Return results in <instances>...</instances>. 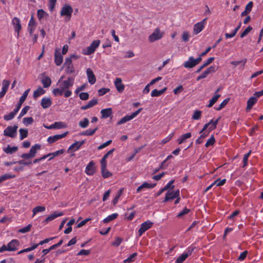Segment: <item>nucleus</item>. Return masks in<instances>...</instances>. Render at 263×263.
I'll return each mask as SVG.
<instances>
[{"mask_svg":"<svg viewBox=\"0 0 263 263\" xmlns=\"http://www.w3.org/2000/svg\"><path fill=\"white\" fill-rule=\"evenodd\" d=\"M74 78L71 77L67 78V80L61 83H57L59 88L52 90V93L55 96H61L64 95L65 98H68L72 95V91L69 88L72 87L74 84Z\"/></svg>","mask_w":263,"mask_h":263,"instance_id":"1","label":"nucleus"},{"mask_svg":"<svg viewBox=\"0 0 263 263\" xmlns=\"http://www.w3.org/2000/svg\"><path fill=\"white\" fill-rule=\"evenodd\" d=\"M101 41L96 40L92 41L91 44L83 50V54L89 55L93 53L97 48L99 46Z\"/></svg>","mask_w":263,"mask_h":263,"instance_id":"2","label":"nucleus"},{"mask_svg":"<svg viewBox=\"0 0 263 263\" xmlns=\"http://www.w3.org/2000/svg\"><path fill=\"white\" fill-rule=\"evenodd\" d=\"M220 118H221V117H219L216 120H214V119H212L210 121V122L209 123L205 124L204 125L202 129L199 132V134L202 133L208 128V131H209V133H210L212 130L215 129L216 128L218 123L219 120L220 119Z\"/></svg>","mask_w":263,"mask_h":263,"instance_id":"3","label":"nucleus"},{"mask_svg":"<svg viewBox=\"0 0 263 263\" xmlns=\"http://www.w3.org/2000/svg\"><path fill=\"white\" fill-rule=\"evenodd\" d=\"M18 126L14 125L13 126H8L4 130V135L10 137L11 138H15L17 136V130Z\"/></svg>","mask_w":263,"mask_h":263,"instance_id":"4","label":"nucleus"},{"mask_svg":"<svg viewBox=\"0 0 263 263\" xmlns=\"http://www.w3.org/2000/svg\"><path fill=\"white\" fill-rule=\"evenodd\" d=\"M142 110V108H139L137 111L130 115H126L122 118L118 122V125L123 124L135 118Z\"/></svg>","mask_w":263,"mask_h":263,"instance_id":"5","label":"nucleus"},{"mask_svg":"<svg viewBox=\"0 0 263 263\" xmlns=\"http://www.w3.org/2000/svg\"><path fill=\"white\" fill-rule=\"evenodd\" d=\"M153 225V222L148 220L141 223L138 230L139 237H141L147 230L151 229Z\"/></svg>","mask_w":263,"mask_h":263,"instance_id":"6","label":"nucleus"},{"mask_svg":"<svg viewBox=\"0 0 263 263\" xmlns=\"http://www.w3.org/2000/svg\"><path fill=\"white\" fill-rule=\"evenodd\" d=\"M73 12L72 7L68 5H65L62 8L60 14L61 16H66L67 20H69Z\"/></svg>","mask_w":263,"mask_h":263,"instance_id":"7","label":"nucleus"},{"mask_svg":"<svg viewBox=\"0 0 263 263\" xmlns=\"http://www.w3.org/2000/svg\"><path fill=\"white\" fill-rule=\"evenodd\" d=\"M207 19L208 18H205L194 25L193 30L195 34H198L204 28Z\"/></svg>","mask_w":263,"mask_h":263,"instance_id":"8","label":"nucleus"},{"mask_svg":"<svg viewBox=\"0 0 263 263\" xmlns=\"http://www.w3.org/2000/svg\"><path fill=\"white\" fill-rule=\"evenodd\" d=\"M163 36L162 33L160 32V29L157 28L154 31L148 36V41L151 43L161 39Z\"/></svg>","mask_w":263,"mask_h":263,"instance_id":"9","label":"nucleus"},{"mask_svg":"<svg viewBox=\"0 0 263 263\" xmlns=\"http://www.w3.org/2000/svg\"><path fill=\"white\" fill-rule=\"evenodd\" d=\"M74 58V55H72L70 58H68L65 59L64 65L66 67V71L68 73H72L74 72V68L72 64L71 58Z\"/></svg>","mask_w":263,"mask_h":263,"instance_id":"10","label":"nucleus"},{"mask_svg":"<svg viewBox=\"0 0 263 263\" xmlns=\"http://www.w3.org/2000/svg\"><path fill=\"white\" fill-rule=\"evenodd\" d=\"M180 196V192L179 190H177L175 191H168L165 195V198L163 202H165L168 200H173L176 197Z\"/></svg>","mask_w":263,"mask_h":263,"instance_id":"11","label":"nucleus"},{"mask_svg":"<svg viewBox=\"0 0 263 263\" xmlns=\"http://www.w3.org/2000/svg\"><path fill=\"white\" fill-rule=\"evenodd\" d=\"M215 67L214 66H211L208 68L206 70L203 72L200 76H199L196 80L197 81H199L201 79H204L207 77V76L212 73H214L216 71Z\"/></svg>","mask_w":263,"mask_h":263,"instance_id":"12","label":"nucleus"},{"mask_svg":"<svg viewBox=\"0 0 263 263\" xmlns=\"http://www.w3.org/2000/svg\"><path fill=\"white\" fill-rule=\"evenodd\" d=\"M85 172L88 176H92L95 173L96 167L95 163L93 161H90L87 165Z\"/></svg>","mask_w":263,"mask_h":263,"instance_id":"13","label":"nucleus"},{"mask_svg":"<svg viewBox=\"0 0 263 263\" xmlns=\"http://www.w3.org/2000/svg\"><path fill=\"white\" fill-rule=\"evenodd\" d=\"M68 133V132H66L62 134L55 135L52 136H50L47 139V142L50 144H52L56 142L57 141L66 137Z\"/></svg>","mask_w":263,"mask_h":263,"instance_id":"14","label":"nucleus"},{"mask_svg":"<svg viewBox=\"0 0 263 263\" xmlns=\"http://www.w3.org/2000/svg\"><path fill=\"white\" fill-rule=\"evenodd\" d=\"M12 23L15 31L17 33V37H18L19 32L22 29L20 20L18 17H14L12 20Z\"/></svg>","mask_w":263,"mask_h":263,"instance_id":"15","label":"nucleus"},{"mask_svg":"<svg viewBox=\"0 0 263 263\" xmlns=\"http://www.w3.org/2000/svg\"><path fill=\"white\" fill-rule=\"evenodd\" d=\"M86 74L88 82L91 85L94 84L96 82V78L91 68H88L87 69Z\"/></svg>","mask_w":263,"mask_h":263,"instance_id":"16","label":"nucleus"},{"mask_svg":"<svg viewBox=\"0 0 263 263\" xmlns=\"http://www.w3.org/2000/svg\"><path fill=\"white\" fill-rule=\"evenodd\" d=\"M85 143V141L82 140L81 141H76L72 143L68 148V152L69 153L71 151H76L80 148L81 146Z\"/></svg>","mask_w":263,"mask_h":263,"instance_id":"17","label":"nucleus"},{"mask_svg":"<svg viewBox=\"0 0 263 263\" xmlns=\"http://www.w3.org/2000/svg\"><path fill=\"white\" fill-rule=\"evenodd\" d=\"M63 61V56L61 54L60 50L56 49L54 53V62L57 66H60L62 64Z\"/></svg>","mask_w":263,"mask_h":263,"instance_id":"18","label":"nucleus"},{"mask_svg":"<svg viewBox=\"0 0 263 263\" xmlns=\"http://www.w3.org/2000/svg\"><path fill=\"white\" fill-rule=\"evenodd\" d=\"M20 245L18 240L17 239H13L10 242H9L8 245V251H14L17 249V248Z\"/></svg>","mask_w":263,"mask_h":263,"instance_id":"19","label":"nucleus"},{"mask_svg":"<svg viewBox=\"0 0 263 263\" xmlns=\"http://www.w3.org/2000/svg\"><path fill=\"white\" fill-rule=\"evenodd\" d=\"M36 27V23L34 19L33 15L31 16L28 25V31H29L30 35H32Z\"/></svg>","mask_w":263,"mask_h":263,"instance_id":"20","label":"nucleus"},{"mask_svg":"<svg viewBox=\"0 0 263 263\" xmlns=\"http://www.w3.org/2000/svg\"><path fill=\"white\" fill-rule=\"evenodd\" d=\"M115 85L119 92H122L125 88L124 85L122 83V80L120 78H117L115 81Z\"/></svg>","mask_w":263,"mask_h":263,"instance_id":"21","label":"nucleus"},{"mask_svg":"<svg viewBox=\"0 0 263 263\" xmlns=\"http://www.w3.org/2000/svg\"><path fill=\"white\" fill-rule=\"evenodd\" d=\"M196 65H197V62H195V59L193 57H190L183 64L184 67L187 68H192Z\"/></svg>","mask_w":263,"mask_h":263,"instance_id":"22","label":"nucleus"},{"mask_svg":"<svg viewBox=\"0 0 263 263\" xmlns=\"http://www.w3.org/2000/svg\"><path fill=\"white\" fill-rule=\"evenodd\" d=\"M257 99L256 98V97L253 96L250 98L247 101L246 111L247 112L249 111L252 108L253 105L257 102Z\"/></svg>","mask_w":263,"mask_h":263,"instance_id":"23","label":"nucleus"},{"mask_svg":"<svg viewBox=\"0 0 263 263\" xmlns=\"http://www.w3.org/2000/svg\"><path fill=\"white\" fill-rule=\"evenodd\" d=\"M98 104V99L94 98L90 100L86 105L82 106L81 109L83 110H86L89 108H91Z\"/></svg>","mask_w":263,"mask_h":263,"instance_id":"24","label":"nucleus"},{"mask_svg":"<svg viewBox=\"0 0 263 263\" xmlns=\"http://www.w3.org/2000/svg\"><path fill=\"white\" fill-rule=\"evenodd\" d=\"M41 105L43 108L46 109L52 105V101L50 98L44 97L41 100Z\"/></svg>","mask_w":263,"mask_h":263,"instance_id":"25","label":"nucleus"},{"mask_svg":"<svg viewBox=\"0 0 263 263\" xmlns=\"http://www.w3.org/2000/svg\"><path fill=\"white\" fill-rule=\"evenodd\" d=\"M63 213L62 212H55L49 215L45 219V221L47 223L49 221H52V220L55 219L56 218L63 216Z\"/></svg>","mask_w":263,"mask_h":263,"instance_id":"26","label":"nucleus"},{"mask_svg":"<svg viewBox=\"0 0 263 263\" xmlns=\"http://www.w3.org/2000/svg\"><path fill=\"white\" fill-rule=\"evenodd\" d=\"M101 114L102 118H107L112 115V109L111 108L103 109L101 110Z\"/></svg>","mask_w":263,"mask_h":263,"instance_id":"27","label":"nucleus"},{"mask_svg":"<svg viewBox=\"0 0 263 263\" xmlns=\"http://www.w3.org/2000/svg\"><path fill=\"white\" fill-rule=\"evenodd\" d=\"M41 148V145L40 144H35L34 145L32 146L31 149L29 151V154L32 158L34 157L37 150L40 149Z\"/></svg>","mask_w":263,"mask_h":263,"instance_id":"28","label":"nucleus"},{"mask_svg":"<svg viewBox=\"0 0 263 263\" xmlns=\"http://www.w3.org/2000/svg\"><path fill=\"white\" fill-rule=\"evenodd\" d=\"M191 136L192 135L191 133H187L186 134H183L178 138L177 140V142L179 144H181L184 142L187 139L191 138Z\"/></svg>","mask_w":263,"mask_h":263,"instance_id":"29","label":"nucleus"},{"mask_svg":"<svg viewBox=\"0 0 263 263\" xmlns=\"http://www.w3.org/2000/svg\"><path fill=\"white\" fill-rule=\"evenodd\" d=\"M167 89V87H164L162 89L158 90L156 89L153 90L151 92V96L153 97H159Z\"/></svg>","mask_w":263,"mask_h":263,"instance_id":"30","label":"nucleus"},{"mask_svg":"<svg viewBox=\"0 0 263 263\" xmlns=\"http://www.w3.org/2000/svg\"><path fill=\"white\" fill-rule=\"evenodd\" d=\"M45 93V90L42 88L41 87H39L36 90H35L33 92V98L36 99L39 97L40 96L44 94Z\"/></svg>","mask_w":263,"mask_h":263,"instance_id":"31","label":"nucleus"},{"mask_svg":"<svg viewBox=\"0 0 263 263\" xmlns=\"http://www.w3.org/2000/svg\"><path fill=\"white\" fill-rule=\"evenodd\" d=\"M44 88H48L51 84V80L49 77H45L41 80Z\"/></svg>","mask_w":263,"mask_h":263,"instance_id":"32","label":"nucleus"},{"mask_svg":"<svg viewBox=\"0 0 263 263\" xmlns=\"http://www.w3.org/2000/svg\"><path fill=\"white\" fill-rule=\"evenodd\" d=\"M17 147H11L9 145L7 147L4 148L3 150L6 154H12L17 151Z\"/></svg>","mask_w":263,"mask_h":263,"instance_id":"33","label":"nucleus"},{"mask_svg":"<svg viewBox=\"0 0 263 263\" xmlns=\"http://www.w3.org/2000/svg\"><path fill=\"white\" fill-rule=\"evenodd\" d=\"M19 133H20V139L21 140H22L24 139L27 137V136L28 135V131L27 129L20 128L19 129Z\"/></svg>","mask_w":263,"mask_h":263,"instance_id":"34","label":"nucleus"},{"mask_svg":"<svg viewBox=\"0 0 263 263\" xmlns=\"http://www.w3.org/2000/svg\"><path fill=\"white\" fill-rule=\"evenodd\" d=\"M220 97V95L216 94L210 100L209 104L207 107L210 108L217 101L219 98Z\"/></svg>","mask_w":263,"mask_h":263,"instance_id":"35","label":"nucleus"},{"mask_svg":"<svg viewBox=\"0 0 263 263\" xmlns=\"http://www.w3.org/2000/svg\"><path fill=\"white\" fill-rule=\"evenodd\" d=\"M118 214L117 213H113L108 215L107 217L103 219L104 223H108L117 218Z\"/></svg>","mask_w":263,"mask_h":263,"instance_id":"36","label":"nucleus"},{"mask_svg":"<svg viewBox=\"0 0 263 263\" xmlns=\"http://www.w3.org/2000/svg\"><path fill=\"white\" fill-rule=\"evenodd\" d=\"M45 206H37L36 207H35L33 210H32V212H33V217L37 213H39V212H44L45 211Z\"/></svg>","mask_w":263,"mask_h":263,"instance_id":"37","label":"nucleus"},{"mask_svg":"<svg viewBox=\"0 0 263 263\" xmlns=\"http://www.w3.org/2000/svg\"><path fill=\"white\" fill-rule=\"evenodd\" d=\"M137 253H134L131 254L127 258L123 260L124 263H132L135 260V257L137 256Z\"/></svg>","mask_w":263,"mask_h":263,"instance_id":"38","label":"nucleus"},{"mask_svg":"<svg viewBox=\"0 0 263 263\" xmlns=\"http://www.w3.org/2000/svg\"><path fill=\"white\" fill-rule=\"evenodd\" d=\"M89 123V120L87 118H85L83 120L79 122V125L81 128H85L88 127Z\"/></svg>","mask_w":263,"mask_h":263,"instance_id":"39","label":"nucleus"},{"mask_svg":"<svg viewBox=\"0 0 263 263\" xmlns=\"http://www.w3.org/2000/svg\"><path fill=\"white\" fill-rule=\"evenodd\" d=\"M97 129H98L97 127H96L93 129H87L86 130H85V132H83V133H82L81 134V135H84V136H92L95 133V132L97 130Z\"/></svg>","mask_w":263,"mask_h":263,"instance_id":"40","label":"nucleus"},{"mask_svg":"<svg viewBox=\"0 0 263 263\" xmlns=\"http://www.w3.org/2000/svg\"><path fill=\"white\" fill-rule=\"evenodd\" d=\"M101 173L104 178H107L112 175L111 173L106 169V167L101 168Z\"/></svg>","mask_w":263,"mask_h":263,"instance_id":"41","label":"nucleus"},{"mask_svg":"<svg viewBox=\"0 0 263 263\" xmlns=\"http://www.w3.org/2000/svg\"><path fill=\"white\" fill-rule=\"evenodd\" d=\"M16 114V113L13 110L12 112H10L9 114L4 115V119L5 121H10L14 118Z\"/></svg>","mask_w":263,"mask_h":263,"instance_id":"42","label":"nucleus"},{"mask_svg":"<svg viewBox=\"0 0 263 263\" xmlns=\"http://www.w3.org/2000/svg\"><path fill=\"white\" fill-rule=\"evenodd\" d=\"M215 142V139L214 135H212L211 137L207 140L205 144V146L208 147L210 146H212Z\"/></svg>","mask_w":263,"mask_h":263,"instance_id":"43","label":"nucleus"},{"mask_svg":"<svg viewBox=\"0 0 263 263\" xmlns=\"http://www.w3.org/2000/svg\"><path fill=\"white\" fill-rule=\"evenodd\" d=\"M230 100V99L229 98H227L226 99H224L221 103L219 105V106L218 107H215L214 108L216 110H221L223 108H224L226 105L228 103L229 101Z\"/></svg>","mask_w":263,"mask_h":263,"instance_id":"44","label":"nucleus"},{"mask_svg":"<svg viewBox=\"0 0 263 263\" xmlns=\"http://www.w3.org/2000/svg\"><path fill=\"white\" fill-rule=\"evenodd\" d=\"M63 153H64L63 149H60V150L55 151L53 153L48 154V155H49V156H51V157H50L49 158L48 160L49 161L51 160L54 157H55L59 155L62 154Z\"/></svg>","mask_w":263,"mask_h":263,"instance_id":"45","label":"nucleus"},{"mask_svg":"<svg viewBox=\"0 0 263 263\" xmlns=\"http://www.w3.org/2000/svg\"><path fill=\"white\" fill-rule=\"evenodd\" d=\"M190 211H191L190 209H187L186 207H185L182 211H181L180 213H179L177 215L176 217L179 218H181L182 216H183L184 215L189 213L190 212Z\"/></svg>","mask_w":263,"mask_h":263,"instance_id":"46","label":"nucleus"},{"mask_svg":"<svg viewBox=\"0 0 263 263\" xmlns=\"http://www.w3.org/2000/svg\"><path fill=\"white\" fill-rule=\"evenodd\" d=\"M15 175H12L9 174H5L0 176V183L9 179L13 178Z\"/></svg>","mask_w":263,"mask_h":263,"instance_id":"47","label":"nucleus"},{"mask_svg":"<svg viewBox=\"0 0 263 263\" xmlns=\"http://www.w3.org/2000/svg\"><path fill=\"white\" fill-rule=\"evenodd\" d=\"M10 85V82L8 80H4L2 83V90L7 92Z\"/></svg>","mask_w":263,"mask_h":263,"instance_id":"48","label":"nucleus"},{"mask_svg":"<svg viewBox=\"0 0 263 263\" xmlns=\"http://www.w3.org/2000/svg\"><path fill=\"white\" fill-rule=\"evenodd\" d=\"M251 152H252V151H250L248 153L244 155L243 157V167H245L248 165V158H249V156H250Z\"/></svg>","mask_w":263,"mask_h":263,"instance_id":"49","label":"nucleus"},{"mask_svg":"<svg viewBox=\"0 0 263 263\" xmlns=\"http://www.w3.org/2000/svg\"><path fill=\"white\" fill-rule=\"evenodd\" d=\"M29 91L30 89H28L24 92L23 95L21 96L19 100V102L21 103H23V102L25 101L28 96Z\"/></svg>","mask_w":263,"mask_h":263,"instance_id":"50","label":"nucleus"},{"mask_svg":"<svg viewBox=\"0 0 263 263\" xmlns=\"http://www.w3.org/2000/svg\"><path fill=\"white\" fill-rule=\"evenodd\" d=\"M23 122L25 125L28 126L33 122V119L32 117L24 118Z\"/></svg>","mask_w":263,"mask_h":263,"instance_id":"51","label":"nucleus"},{"mask_svg":"<svg viewBox=\"0 0 263 263\" xmlns=\"http://www.w3.org/2000/svg\"><path fill=\"white\" fill-rule=\"evenodd\" d=\"M226 182V179H223L220 180V179H216L213 183V184L216 185L217 186L223 185Z\"/></svg>","mask_w":263,"mask_h":263,"instance_id":"52","label":"nucleus"},{"mask_svg":"<svg viewBox=\"0 0 263 263\" xmlns=\"http://www.w3.org/2000/svg\"><path fill=\"white\" fill-rule=\"evenodd\" d=\"M54 125L55 126V128L57 129L65 128L66 126V124L62 122H55L54 123Z\"/></svg>","mask_w":263,"mask_h":263,"instance_id":"53","label":"nucleus"},{"mask_svg":"<svg viewBox=\"0 0 263 263\" xmlns=\"http://www.w3.org/2000/svg\"><path fill=\"white\" fill-rule=\"evenodd\" d=\"M201 111L200 110L194 111L192 116V119L194 120H199L201 118Z\"/></svg>","mask_w":263,"mask_h":263,"instance_id":"54","label":"nucleus"},{"mask_svg":"<svg viewBox=\"0 0 263 263\" xmlns=\"http://www.w3.org/2000/svg\"><path fill=\"white\" fill-rule=\"evenodd\" d=\"M156 185V183H149L145 182L142 184V186L143 189H153Z\"/></svg>","mask_w":263,"mask_h":263,"instance_id":"55","label":"nucleus"},{"mask_svg":"<svg viewBox=\"0 0 263 263\" xmlns=\"http://www.w3.org/2000/svg\"><path fill=\"white\" fill-rule=\"evenodd\" d=\"M252 29V27L249 26L241 34L240 37L243 38L246 36Z\"/></svg>","mask_w":263,"mask_h":263,"instance_id":"56","label":"nucleus"},{"mask_svg":"<svg viewBox=\"0 0 263 263\" xmlns=\"http://www.w3.org/2000/svg\"><path fill=\"white\" fill-rule=\"evenodd\" d=\"M174 182V180H172L169 181L166 185L163 187L165 191L169 189L173 190L174 188V185L173 184Z\"/></svg>","mask_w":263,"mask_h":263,"instance_id":"57","label":"nucleus"},{"mask_svg":"<svg viewBox=\"0 0 263 263\" xmlns=\"http://www.w3.org/2000/svg\"><path fill=\"white\" fill-rule=\"evenodd\" d=\"M187 258V257L186 256V255L183 253L177 258L176 262L182 263Z\"/></svg>","mask_w":263,"mask_h":263,"instance_id":"58","label":"nucleus"},{"mask_svg":"<svg viewBox=\"0 0 263 263\" xmlns=\"http://www.w3.org/2000/svg\"><path fill=\"white\" fill-rule=\"evenodd\" d=\"M46 15H47V14L43 9H39L37 10V15L40 20Z\"/></svg>","mask_w":263,"mask_h":263,"instance_id":"59","label":"nucleus"},{"mask_svg":"<svg viewBox=\"0 0 263 263\" xmlns=\"http://www.w3.org/2000/svg\"><path fill=\"white\" fill-rule=\"evenodd\" d=\"M29 108H30V107L29 106H26L25 107H24L22 109V110L19 115L18 118H21V117L24 116L25 115H26L27 114V111H28V110L29 109Z\"/></svg>","mask_w":263,"mask_h":263,"instance_id":"60","label":"nucleus"},{"mask_svg":"<svg viewBox=\"0 0 263 263\" xmlns=\"http://www.w3.org/2000/svg\"><path fill=\"white\" fill-rule=\"evenodd\" d=\"M195 249V247L191 246L189 247L186 249V252H184L183 253L188 257L189 256L191 255Z\"/></svg>","mask_w":263,"mask_h":263,"instance_id":"61","label":"nucleus"},{"mask_svg":"<svg viewBox=\"0 0 263 263\" xmlns=\"http://www.w3.org/2000/svg\"><path fill=\"white\" fill-rule=\"evenodd\" d=\"M31 228V224H28L27 226L19 230L18 232L22 233H25L30 231Z\"/></svg>","mask_w":263,"mask_h":263,"instance_id":"62","label":"nucleus"},{"mask_svg":"<svg viewBox=\"0 0 263 263\" xmlns=\"http://www.w3.org/2000/svg\"><path fill=\"white\" fill-rule=\"evenodd\" d=\"M90 251L89 250L82 249L77 253V255L78 256H81V255L87 256V255H88L90 254Z\"/></svg>","mask_w":263,"mask_h":263,"instance_id":"63","label":"nucleus"},{"mask_svg":"<svg viewBox=\"0 0 263 263\" xmlns=\"http://www.w3.org/2000/svg\"><path fill=\"white\" fill-rule=\"evenodd\" d=\"M123 241V239L120 237L116 238L115 241L112 242V245L116 247H118Z\"/></svg>","mask_w":263,"mask_h":263,"instance_id":"64","label":"nucleus"}]
</instances>
